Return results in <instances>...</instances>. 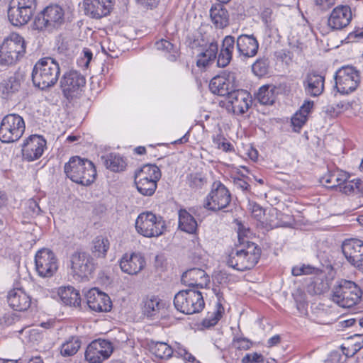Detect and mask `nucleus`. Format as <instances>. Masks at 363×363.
<instances>
[{"label":"nucleus","instance_id":"nucleus-61","mask_svg":"<svg viewBox=\"0 0 363 363\" xmlns=\"http://www.w3.org/2000/svg\"><path fill=\"white\" fill-rule=\"evenodd\" d=\"M313 107V101H306L303 103V104L301 106L299 111H298L308 117V115L311 112Z\"/></svg>","mask_w":363,"mask_h":363},{"label":"nucleus","instance_id":"nucleus-47","mask_svg":"<svg viewBox=\"0 0 363 363\" xmlns=\"http://www.w3.org/2000/svg\"><path fill=\"white\" fill-rule=\"evenodd\" d=\"M213 143L219 150L224 152H230L233 150V145L227 141L221 135H217L213 138Z\"/></svg>","mask_w":363,"mask_h":363},{"label":"nucleus","instance_id":"nucleus-19","mask_svg":"<svg viewBox=\"0 0 363 363\" xmlns=\"http://www.w3.org/2000/svg\"><path fill=\"white\" fill-rule=\"evenodd\" d=\"M352 19L351 8L347 5H338L332 10L328 18V26L333 30H340L347 27Z\"/></svg>","mask_w":363,"mask_h":363},{"label":"nucleus","instance_id":"nucleus-52","mask_svg":"<svg viewBox=\"0 0 363 363\" xmlns=\"http://www.w3.org/2000/svg\"><path fill=\"white\" fill-rule=\"evenodd\" d=\"M233 345L236 349L246 350L250 348L252 343L245 337H237L233 339Z\"/></svg>","mask_w":363,"mask_h":363},{"label":"nucleus","instance_id":"nucleus-40","mask_svg":"<svg viewBox=\"0 0 363 363\" xmlns=\"http://www.w3.org/2000/svg\"><path fill=\"white\" fill-rule=\"evenodd\" d=\"M110 247L108 238L102 236L96 237L92 243L91 252L94 255L99 258H104Z\"/></svg>","mask_w":363,"mask_h":363},{"label":"nucleus","instance_id":"nucleus-5","mask_svg":"<svg viewBox=\"0 0 363 363\" xmlns=\"http://www.w3.org/2000/svg\"><path fill=\"white\" fill-rule=\"evenodd\" d=\"M175 308L184 314L190 315L201 312L205 306L202 294L194 289L182 290L174 298Z\"/></svg>","mask_w":363,"mask_h":363},{"label":"nucleus","instance_id":"nucleus-14","mask_svg":"<svg viewBox=\"0 0 363 363\" xmlns=\"http://www.w3.org/2000/svg\"><path fill=\"white\" fill-rule=\"evenodd\" d=\"M35 265L38 274L42 277H51L58 269V262L55 255L47 248H43L36 252Z\"/></svg>","mask_w":363,"mask_h":363},{"label":"nucleus","instance_id":"nucleus-29","mask_svg":"<svg viewBox=\"0 0 363 363\" xmlns=\"http://www.w3.org/2000/svg\"><path fill=\"white\" fill-rule=\"evenodd\" d=\"M218 51V45L213 41L206 45L201 51L196 55V66L201 69H206L211 65L216 59Z\"/></svg>","mask_w":363,"mask_h":363},{"label":"nucleus","instance_id":"nucleus-63","mask_svg":"<svg viewBox=\"0 0 363 363\" xmlns=\"http://www.w3.org/2000/svg\"><path fill=\"white\" fill-rule=\"evenodd\" d=\"M235 185L242 191L248 190L250 184L242 179H236L234 181Z\"/></svg>","mask_w":363,"mask_h":363},{"label":"nucleus","instance_id":"nucleus-32","mask_svg":"<svg viewBox=\"0 0 363 363\" xmlns=\"http://www.w3.org/2000/svg\"><path fill=\"white\" fill-rule=\"evenodd\" d=\"M143 312L150 318L158 317L160 311L164 308L162 300L155 295H148L143 299Z\"/></svg>","mask_w":363,"mask_h":363},{"label":"nucleus","instance_id":"nucleus-50","mask_svg":"<svg viewBox=\"0 0 363 363\" xmlns=\"http://www.w3.org/2000/svg\"><path fill=\"white\" fill-rule=\"evenodd\" d=\"M308 117L297 111L291 118V124L295 131L298 132L306 123Z\"/></svg>","mask_w":363,"mask_h":363},{"label":"nucleus","instance_id":"nucleus-23","mask_svg":"<svg viewBox=\"0 0 363 363\" xmlns=\"http://www.w3.org/2000/svg\"><path fill=\"white\" fill-rule=\"evenodd\" d=\"M259 48V43L253 35H240L236 39V49L238 56L250 58L255 56Z\"/></svg>","mask_w":363,"mask_h":363},{"label":"nucleus","instance_id":"nucleus-15","mask_svg":"<svg viewBox=\"0 0 363 363\" xmlns=\"http://www.w3.org/2000/svg\"><path fill=\"white\" fill-rule=\"evenodd\" d=\"M237 87L235 73L227 71L214 77L209 84V89L212 93L227 98Z\"/></svg>","mask_w":363,"mask_h":363},{"label":"nucleus","instance_id":"nucleus-43","mask_svg":"<svg viewBox=\"0 0 363 363\" xmlns=\"http://www.w3.org/2000/svg\"><path fill=\"white\" fill-rule=\"evenodd\" d=\"M214 292L218 298L217 309L216 311L213 313V317L212 318L206 319L204 320V323L206 324L208 326L215 325L221 318L222 314L224 311V308L221 304L222 294L220 293L219 291H217L216 289H214Z\"/></svg>","mask_w":363,"mask_h":363},{"label":"nucleus","instance_id":"nucleus-60","mask_svg":"<svg viewBox=\"0 0 363 363\" xmlns=\"http://www.w3.org/2000/svg\"><path fill=\"white\" fill-rule=\"evenodd\" d=\"M175 353L189 362H194L195 360V357L185 348L179 347L177 350H175Z\"/></svg>","mask_w":363,"mask_h":363},{"label":"nucleus","instance_id":"nucleus-11","mask_svg":"<svg viewBox=\"0 0 363 363\" xmlns=\"http://www.w3.org/2000/svg\"><path fill=\"white\" fill-rule=\"evenodd\" d=\"M335 87L342 94H348L357 89L361 83L359 71L352 66L340 68L335 75Z\"/></svg>","mask_w":363,"mask_h":363},{"label":"nucleus","instance_id":"nucleus-49","mask_svg":"<svg viewBox=\"0 0 363 363\" xmlns=\"http://www.w3.org/2000/svg\"><path fill=\"white\" fill-rule=\"evenodd\" d=\"M236 40L232 35H226L222 40L220 49L233 56Z\"/></svg>","mask_w":363,"mask_h":363},{"label":"nucleus","instance_id":"nucleus-12","mask_svg":"<svg viewBox=\"0 0 363 363\" xmlns=\"http://www.w3.org/2000/svg\"><path fill=\"white\" fill-rule=\"evenodd\" d=\"M69 262L71 274L77 280L88 279L96 268L94 258L85 252H73Z\"/></svg>","mask_w":363,"mask_h":363},{"label":"nucleus","instance_id":"nucleus-8","mask_svg":"<svg viewBox=\"0 0 363 363\" xmlns=\"http://www.w3.org/2000/svg\"><path fill=\"white\" fill-rule=\"evenodd\" d=\"M65 21V11L58 4L46 6L34 19L33 29L52 30Z\"/></svg>","mask_w":363,"mask_h":363},{"label":"nucleus","instance_id":"nucleus-6","mask_svg":"<svg viewBox=\"0 0 363 363\" xmlns=\"http://www.w3.org/2000/svg\"><path fill=\"white\" fill-rule=\"evenodd\" d=\"M26 52L24 38L13 33L5 39L0 47V65H9L15 63Z\"/></svg>","mask_w":363,"mask_h":363},{"label":"nucleus","instance_id":"nucleus-10","mask_svg":"<svg viewBox=\"0 0 363 363\" xmlns=\"http://www.w3.org/2000/svg\"><path fill=\"white\" fill-rule=\"evenodd\" d=\"M35 10V0H11L8 18L12 25L22 26L28 23Z\"/></svg>","mask_w":363,"mask_h":363},{"label":"nucleus","instance_id":"nucleus-36","mask_svg":"<svg viewBox=\"0 0 363 363\" xmlns=\"http://www.w3.org/2000/svg\"><path fill=\"white\" fill-rule=\"evenodd\" d=\"M149 349L153 355L160 359H167L174 353L172 347L164 342L151 341L149 343Z\"/></svg>","mask_w":363,"mask_h":363},{"label":"nucleus","instance_id":"nucleus-25","mask_svg":"<svg viewBox=\"0 0 363 363\" xmlns=\"http://www.w3.org/2000/svg\"><path fill=\"white\" fill-rule=\"evenodd\" d=\"M325 77L316 72L306 74L303 80V86L306 95L316 97L324 90Z\"/></svg>","mask_w":363,"mask_h":363},{"label":"nucleus","instance_id":"nucleus-17","mask_svg":"<svg viewBox=\"0 0 363 363\" xmlns=\"http://www.w3.org/2000/svg\"><path fill=\"white\" fill-rule=\"evenodd\" d=\"M342 251L346 259L355 268L363 272V241L359 239L345 240Z\"/></svg>","mask_w":363,"mask_h":363},{"label":"nucleus","instance_id":"nucleus-4","mask_svg":"<svg viewBox=\"0 0 363 363\" xmlns=\"http://www.w3.org/2000/svg\"><path fill=\"white\" fill-rule=\"evenodd\" d=\"M362 296L361 288L354 281L341 279L333 289L332 300L342 308L357 304Z\"/></svg>","mask_w":363,"mask_h":363},{"label":"nucleus","instance_id":"nucleus-38","mask_svg":"<svg viewBox=\"0 0 363 363\" xmlns=\"http://www.w3.org/2000/svg\"><path fill=\"white\" fill-rule=\"evenodd\" d=\"M101 160L107 169L113 172H120L125 167V162L122 157L115 153L104 155Z\"/></svg>","mask_w":363,"mask_h":363},{"label":"nucleus","instance_id":"nucleus-54","mask_svg":"<svg viewBox=\"0 0 363 363\" xmlns=\"http://www.w3.org/2000/svg\"><path fill=\"white\" fill-rule=\"evenodd\" d=\"M273 12L270 8H265L262 13L261 18L262 21L264 23L265 26L269 28H272V21H273Z\"/></svg>","mask_w":363,"mask_h":363},{"label":"nucleus","instance_id":"nucleus-2","mask_svg":"<svg viewBox=\"0 0 363 363\" xmlns=\"http://www.w3.org/2000/svg\"><path fill=\"white\" fill-rule=\"evenodd\" d=\"M64 171L66 176L73 182L83 186L92 184L96 175L94 163L79 156L72 157L68 162L65 163Z\"/></svg>","mask_w":363,"mask_h":363},{"label":"nucleus","instance_id":"nucleus-33","mask_svg":"<svg viewBox=\"0 0 363 363\" xmlns=\"http://www.w3.org/2000/svg\"><path fill=\"white\" fill-rule=\"evenodd\" d=\"M61 301L67 306H79L81 302L80 295L73 286H62L58 289Z\"/></svg>","mask_w":363,"mask_h":363},{"label":"nucleus","instance_id":"nucleus-18","mask_svg":"<svg viewBox=\"0 0 363 363\" xmlns=\"http://www.w3.org/2000/svg\"><path fill=\"white\" fill-rule=\"evenodd\" d=\"M46 140L41 135H32L27 138L22 145L23 158L32 162L39 159L46 147Z\"/></svg>","mask_w":363,"mask_h":363},{"label":"nucleus","instance_id":"nucleus-24","mask_svg":"<svg viewBox=\"0 0 363 363\" xmlns=\"http://www.w3.org/2000/svg\"><path fill=\"white\" fill-rule=\"evenodd\" d=\"M119 264L123 272L136 275L145 267V259L140 253L125 254L120 259Z\"/></svg>","mask_w":363,"mask_h":363},{"label":"nucleus","instance_id":"nucleus-9","mask_svg":"<svg viewBox=\"0 0 363 363\" xmlns=\"http://www.w3.org/2000/svg\"><path fill=\"white\" fill-rule=\"evenodd\" d=\"M25 128V122L21 116L7 114L0 123V140L4 143L16 142L22 137Z\"/></svg>","mask_w":363,"mask_h":363},{"label":"nucleus","instance_id":"nucleus-20","mask_svg":"<svg viewBox=\"0 0 363 363\" xmlns=\"http://www.w3.org/2000/svg\"><path fill=\"white\" fill-rule=\"evenodd\" d=\"M228 108L231 109L235 114H243L248 111L252 104L250 94L244 89L235 88L227 98Z\"/></svg>","mask_w":363,"mask_h":363},{"label":"nucleus","instance_id":"nucleus-41","mask_svg":"<svg viewBox=\"0 0 363 363\" xmlns=\"http://www.w3.org/2000/svg\"><path fill=\"white\" fill-rule=\"evenodd\" d=\"M81 347V341L78 337H71L60 347V353L63 357L74 355Z\"/></svg>","mask_w":363,"mask_h":363},{"label":"nucleus","instance_id":"nucleus-22","mask_svg":"<svg viewBox=\"0 0 363 363\" xmlns=\"http://www.w3.org/2000/svg\"><path fill=\"white\" fill-rule=\"evenodd\" d=\"M86 303L89 308L96 312H107L111 309L110 297L96 288L91 289L86 294Z\"/></svg>","mask_w":363,"mask_h":363},{"label":"nucleus","instance_id":"nucleus-45","mask_svg":"<svg viewBox=\"0 0 363 363\" xmlns=\"http://www.w3.org/2000/svg\"><path fill=\"white\" fill-rule=\"evenodd\" d=\"M155 47L159 50L170 53L169 57L170 60H174L176 59V56L174 55V53H176L174 46L169 41L162 39L160 41L156 42Z\"/></svg>","mask_w":363,"mask_h":363},{"label":"nucleus","instance_id":"nucleus-42","mask_svg":"<svg viewBox=\"0 0 363 363\" xmlns=\"http://www.w3.org/2000/svg\"><path fill=\"white\" fill-rule=\"evenodd\" d=\"M158 181L156 180H144L140 179H135V183L136 184V187L138 191L144 196H152L156 189H157V182Z\"/></svg>","mask_w":363,"mask_h":363},{"label":"nucleus","instance_id":"nucleus-21","mask_svg":"<svg viewBox=\"0 0 363 363\" xmlns=\"http://www.w3.org/2000/svg\"><path fill=\"white\" fill-rule=\"evenodd\" d=\"M61 87L67 98L73 97L75 93L81 91L86 84L84 77L77 71L65 73L61 81Z\"/></svg>","mask_w":363,"mask_h":363},{"label":"nucleus","instance_id":"nucleus-59","mask_svg":"<svg viewBox=\"0 0 363 363\" xmlns=\"http://www.w3.org/2000/svg\"><path fill=\"white\" fill-rule=\"evenodd\" d=\"M203 184V179L198 175H191L189 178V185L191 188L201 189Z\"/></svg>","mask_w":363,"mask_h":363},{"label":"nucleus","instance_id":"nucleus-37","mask_svg":"<svg viewBox=\"0 0 363 363\" xmlns=\"http://www.w3.org/2000/svg\"><path fill=\"white\" fill-rule=\"evenodd\" d=\"M179 227L182 231L194 233L197 229V223L186 210L182 209L179 211Z\"/></svg>","mask_w":363,"mask_h":363},{"label":"nucleus","instance_id":"nucleus-31","mask_svg":"<svg viewBox=\"0 0 363 363\" xmlns=\"http://www.w3.org/2000/svg\"><path fill=\"white\" fill-rule=\"evenodd\" d=\"M350 179L346 172L340 169L328 171L320 179V182L327 188H339L344 182Z\"/></svg>","mask_w":363,"mask_h":363},{"label":"nucleus","instance_id":"nucleus-51","mask_svg":"<svg viewBox=\"0 0 363 363\" xmlns=\"http://www.w3.org/2000/svg\"><path fill=\"white\" fill-rule=\"evenodd\" d=\"M233 56L226 52H223L221 49H220L219 52L217 54V65L219 67H225L228 66L230 61L232 60Z\"/></svg>","mask_w":363,"mask_h":363},{"label":"nucleus","instance_id":"nucleus-53","mask_svg":"<svg viewBox=\"0 0 363 363\" xmlns=\"http://www.w3.org/2000/svg\"><path fill=\"white\" fill-rule=\"evenodd\" d=\"M314 268L309 265L303 264L301 266H296L292 268L291 273L294 276H301L302 274H311L313 273Z\"/></svg>","mask_w":363,"mask_h":363},{"label":"nucleus","instance_id":"nucleus-7","mask_svg":"<svg viewBox=\"0 0 363 363\" xmlns=\"http://www.w3.org/2000/svg\"><path fill=\"white\" fill-rule=\"evenodd\" d=\"M135 226L137 233L146 238L158 237L163 234L166 228L163 218L150 211L140 213Z\"/></svg>","mask_w":363,"mask_h":363},{"label":"nucleus","instance_id":"nucleus-3","mask_svg":"<svg viewBox=\"0 0 363 363\" xmlns=\"http://www.w3.org/2000/svg\"><path fill=\"white\" fill-rule=\"evenodd\" d=\"M60 74L59 64L52 57H43L35 63L32 80L35 86L43 90L55 84Z\"/></svg>","mask_w":363,"mask_h":363},{"label":"nucleus","instance_id":"nucleus-48","mask_svg":"<svg viewBox=\"0 0 363 363\" xmlns=\"http://www.w3.org/2000/svg\"><path fill=\"white\" fill-rule=\"evenodd\" d=\"M251 235L252 233L250 228L245 227L241 223L239 224L238 228V238L240 245H247V242H250L248 238H250Z\"/></svg>","mask_w":363,"mask_h":363},{"label":"nucleus","instance_id":"nucleus-44","mask_svg":"<svg viewBox=\"0 0 363 363\" xmlns=\"http://www.w3.org/2000/svg\"><path fill=\"white\" fill-rule=\"evenodd\" d=\"M362 185V182L360 179L350 181L347 179L340 186L339 190L345 194H351L354 193L356 190L360 191Z\"/></svg>","mask_w":363,"mask_h":363},{"label":"nucleus","instance_id":"nucleus-55","mask_svg":"<svg viewBox=\"0 0 363 363\" xmlns=\"http://www.w3.org/2000/svg\"><path fill=\"white\" fill-rule=\"evenodd\" d=\"M249 208L252 216L259 220L264 214V211L259 204L252 202L249 203Z\"/></svg>","mask_w":363,"mask_h":363},{"label":"nucleus","instance_id":"nucleus-30","mask_svg":"<svg viewBox=\"0 0 363 363\" xmlns=\"http://www.w3.org/2000/svg\"><path fill=\"white\" fill-rule=\"evenodd\" d=\"M211 21L217 29H223L230 23L228 11L221 4H214L210 9Z\"/></svg>","mask_w":363,"mask_h":363},{"label":"nucleus","instance_id":"nucleus-27","mask_svg":"<svg viewBox=\"0 0 363 363\" xmlns=\"http://www.w3.org/2000/svg\"><path fill=\"white\" fill-rule=\"evenodd\" d=\"M182 282L189 286L204 288L210 282L206 272L199 268H192L183 273Z\"/></svg>","mask_w":363,"mask_h":363},{"label":"nucleus","instance_id":"nucleus-16","mask_svg":"<svg viewBox=\"0 0 363 363\" xmlns=\"http://www.w3.org/2000/svg\"><path fill=\"white\" fill-rule=\"evenodd\" d=\"M113 346L109 341L96 340L92 341L85 351V359L89 363H102L112 354Z\"/></svg>","mask_w":363,"mask_h":363},{"label":"nucleus","instance_id":"nucleus-56","mask_svg":"<svg viewBox=\"0 0 363 363\" xmlns=\"http://www.w3.org/2000/svg\"><path fill=\"white\" fill-rule=\"evenodd\" d=\"M314 4L318 10L325 11L335 4V0H314Z\"/></svg>","mask_w":363,"mask_h":363},{"label":"nucleus","instance_id":"nucleus-34","mask_svg":"<svg viewBox=\"0 0 363 363\" xmlns=\"http://www.w3.org/2000/svg\"><path fill=\"white\" fill-rule=\"evenodd\" d=\"M21 84L16 77H11L0 83V95L3 99H11L19 91Z\"/></svg>","mask_w":363,"mask_h":363},{"label":"nucleus","instance_id":"nucleus-57","mask_svg":"<svg viewBox=\"0 0 363 363\" xmlns=\"http://www.w3.org/2000/svg\"><path fill=\"white\" fill-rule=\"evenodd\" d=\"M295 301L296 303V308L301 315H306L308 313V303L305 298L300 295L299 297H296Z\"/></svg>","mask_w":363,"mask_h":363},{"label":"nucleus","instance_id":"nucleus-26","mask_svg":"<svg viewBox=\"0 0 363 363\" xmlns=\"http://www.w3.org/2000/svg\"><path fill=\"white\" fill-rule=\"evenodd\" d=\"M83 4L85 13L94 18L106 16L112 9L111 0H84Z\"/></svg>","mask_w":363,"mask_h":363},{"label":"nucleus","instance_id":"nucleus-28","mask_svg":"<svg viewBox=\"0 0 363 363\" xmlns=\"http://www.w3.org/2000/svg\"><path fill=\"white\" fill-rule=\"evenodd\" d=\"M8 303L16 311H25L31 304V297L22 289H14L9 292Z\"/></svg>","mask_w":363,"mask_h":363},{"label":"nucleus","instance_id":"nucleus-35","mask_svg":"<svg viewBox=\"0 0 363 363\" xmlns=\"http://www.w3.org/2000/svg\"><path fill=\"white\" fill-rule=\"evenodd\" d=\"M161 178V172L157 166L152 164H144L140 169L135 173V179L144 180L159 181Z\"/></svg>","mask_w":363,"mask_h":363},{"label":"nucleus","instance_id":"nucleus-39","mask_svg":"<svg viewBox=\"0 0 363 363\" xmlns=\"http://www.w3.org/2000/svg\"><path fill=\"white\" fill-rule=\"evenodd\" d=\"M276 87L273 85L261 86L257 94V99L264 105H272L276 99Z\"/></svg>","mask_w":363,"mask_h":363},{"label":"nucleus","instance_id":"nucleus-1","mask_svg":"<svg viewBox=\"0 0 363 363\" xmlns=\"http://www.w3.org/2000/svg\"><path fill=\"white\" fill-rule=\"evenodd\" d=\"M261 249L252 242H247V245H240L231 250L228 255L226 264L238 271L252 269L258 262Z\"/></svg>","mask_w":363,"mask_h":363},{"label":"nucleus","instance_id":"nucleus-13","mask_svg":"<svg viewBox=\"0 0 363 363\" xmlns=\"http://www.w3.org/2000/svg\"><path fill=\"white\" fill-rule=\"evenodd\" d=\"M230 201L231 196L228 189L221 182H215L204 200L203 207L212 211H218L225 208Z\"/></svg>","mask_w":363,"mask_h":363},{"label":"nucleus","instance_id":"nucleus-46","mask_svg":"<svg viewBox=\"0 0 363 363\" xmlns=\"http://www.w3.org/2000/svg\"><path fill=\"white\" fill-rule=\"evenodd\" d=\"M269 62L267 59H258L252 66L254 74L258 77H262L267 74Z\"/></svg>","mask_w":363,"mask_h":363},{"label":"nucleus","instance_id":"nucleus-62","mask_svg":"<svg viewBox=\"0 0 363 363\" xmlns=\"http://www.w3.org/2000/svg\"><path fill=\"white\" fill-rule=\"evenodd\" d=\"M28 206L30 211L32 212V216L38 215L41 211L38 203L33 199H30L28 201Z\"/></svg>","mask_w":363,"mask_h":363},{"label":"nucleus","instance_id":"nucleus-64","mask_svg":"<svg viewBox=\"0 0 363 363\" xmlns=\"http://www.w3.org/2000/svg\"><path fill=\"white\" fill-rule=\"evenodd\" d=\"M280 336L279 335H276L268 340L267 345L269 347H273L278 345L280 342Z\"/></svg>","mask_w":363,"mask_h":363},{"label":"nucleus","instance_id":"nucleus-58","mask_svg":"<svg viewBox=\"0 0 363 363\" xmlns=\"http://www.w3.org/2000/svg\"><path fill=\"white\" fill-rule=\"evenodd\" d=\"M263 360L262 354L257 352L247 354L242 359V363H258Z\"/></svg>","mask_w":363,"mask_h":363}]
</instances>
